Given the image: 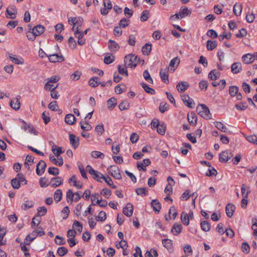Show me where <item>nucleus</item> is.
<instances>
[{"instance_id": "69168bd1", "label": "nucleus", "mask_w": 257, "mask_h": 257, "mask_svg": "<svg viewBox=\"0 0 257 257\" xmlns=\"http://www.w3.org/2000/svg\"><path fill=\"white\" fill-rule=\"evenodd\" d=\"M48 173L54 176L58 175L59 174V170L57 168L55 167H50L48 170Z\"/></svg>"}, {"instance_id": "a19ab883", "label": "nucleus", "mask_w": 257, "mask_h": 257, "mask_svg": "<svg viewBox=\"0 0 257 257\" xmlns=\"http://www.w3.org/2000/svg\"><path fill=\"white\" fill-rule=\"evenodd\" d=\"M200 226L201 229L206 232L209 231L211 228L210 224L207 221H201Z\"/></svg>"}, {"instance_id": "a18cd8bd", "label": "nucleus", "mask_w": 257, "mask_h": 257, "mask_svg": "<svg viewBox=\"0 0 257 257\" xmlns=\"http://www.w3.org/2000/svg\"><path fill=\"white\" fill-rule=\"evenodd\" d=\"M141 85L146 92L151 94H154L155 93V90L154 89L150 87L147 84L145 83H142Z\"/></svg>"}, {"instance_id": "6e6d98bb", "label": "nucleus", "mask_w": 257, "mask_h": 257, "mask_svg": "<svg viewBox=\"0 0 257 257\" xmlns=\"http://www.w3.org/2000/svg\"><path fill=\"white\" fill-rule=\"evenodd\" d=\"M130 20L125 18H122L119 23V25L120 28H124L128 26Z\"/></svg>"}, {"instance_id": "37998d69", "label": "nucleus", "mask_w": 257, "mask_h": 257, "mask_svg": "<svg viewBox=\"0 0 257 257\" xmlns=\"http://www.w3.org/2000/svg\"><path fill=\"white\" fill-rule=\"evenodd\" d=\"M239 88L236 86H231L229 88V94L231 97H234L238 92Z\"/></svg>"}, {"instance_id": "b1692460", "label": "nucleus", "mask_w": 257, "mask_h": 257, "mask_svg": "<svg viewBox=\"0 0 257 257\" xmlns=\"http://www.w3.org/2000/svg\"><path fill=\"white\" fill-rule=\"evenodd\" d=\"M187 119L191 125H196L197 122V116L194 112L189 113L187 116Z\"/></svg>"}, {"instance_id": "ea45409f", "label": "nucleus", "mask_w": 257, "mask_h": 257, "mask_svg": "<svg viewBox=\"0 0 257 257\" xmlns=\"http://www.w3.org/2000/svg\"><path fill=\"white\" fill-rule=\"evenodd\" d=\"M52 151L57 157H61L60 154L63 153V152L62 151V148L56 146H53L52 147Z\"/></svg>"}, {"instance_id": "f257e3e1", "label": "nucleus", "mask_w": 257, "mask_h": 257, "mask_svg": "<svg viewBox=\"0 0 257 257\" xmlns=\"http://www.w3.org/2000/svg\"><path fill=\"white\" fill-rule=\"evenodd\" d=\"M198 114L205 119H210L211 114L209 108L205 104H199L196 108Z\"/></svg>"}, {"instance_id": "f03ea898", "label": "nucleus", "mask_w": 257, "mask_h": 257, "mask_svg": "<svg viewBox=\"0 0 257 257\" xmlns=\"http://www.w3.org/2000/svg\"><path fill=\"white\" fill-rule=\"evenodd\" d=\"M138 57L133 54L126 55L124 59L125 65L131 68H134L137 65Z\"/></svg>"}, {"instance_id": "603ef678", "label": "nucleus", "mask_w": 257, "mask_h": 257, "mask_svg": "<svg viewBox=\"0 0 257 257\" xmlns=\"http://www.w3.org/2000/svg\"><path fill=\"white\" fill-rule=\"evenodd\" d=\"M152 45L149 43L146 44L142 47V52L143 54L148 55L151 51Z\"/></svg>"}, {"instance_id": "cd10ccee", "label": "nucleus", "mask_w": 257, "mask_h": 257, "mask_svg": "<svg viewBox=\"0 0 257 257\" xmlns=\"http://www.w3.org/2000/svg\"><path fill=\"white\" fill-rule=\"evenodd\" d=\"M36 234H35V232H32L31 233L28 234L25 239V244L29 245L30 243L33 241L36 237H37Z\"/></svg>"}, {"instance_id": "3c124183", "label": "nucleus", "mask_w": 257, "mask_h": 257, "mask_svg": "<svg viewBox=\"0 0 257 257\" xmlns=\"http://www.w3.org/2000/svg\"><path fill=\"white\" fill-rule=\"evenodd\" d=\"M136 192L138 195L142 196L148 195V190L146 188H139L136 189Z\"/></svg>"}, {"instance_id": "c9c22d12", "label": "nucleus", "mask_w": 257, "mask_h": 257, "mask_svg": "<svg viewBox=\"0 0 257 257\" xmlns=\"http://www.w3.org/2000/svg\"><path fill=\"white\" fill-rule=\"evenodd\" d=\"M11 184L13 188L15 189H18L20 188V183L18 174L17 175L16 177L15 178L11 180Z\"/></svg>"}, {"instance_id": "8fccbe9b", "label": "nucleus", "mask_w": 257, "mask_h": 257, "mask_svg": "<svg viewBox=\"0 0 257 257\" xmlns=\"http://www.w3.org/2000/svg\"><path fill=\"white\" fill-rule=\"evenodd\" d=\"M34 206V203L32 201L27 200L22 204L21 207L23 209L26 210L32 208Z\"/></svg>"}, {"instance_id": "e433bc0d", "label": "nucleus", "mask_w": 257, "mask_h": 257, "mask_svg": "<svg viewBox=\"0 0 257 257\" xmlns=\"http://www.w3.org/2000/svg\"><path fill=\"white\" fill-rule=\"evenodd\" d=\"M242 11V6L240 4H235L234 5L233 11L234 14L236 16H239L240 15Z\"/></svg>"}, {"instance_id": "473e14b6", "label": "nucleus", "mask_w": 257, "mask_h": 257, "mask_svg": "<svg viewBox=\"0 0 257 257\" xmlns=\"http://www.w3.org/2000/svg\"><path fill=\"white\" fill-rule=\"evenodd\" d=\"M220 76V72H216L215 70H211L208 74V78L212 80L218 79Z\"/></svg>"}, {"instance_id": "49530a36", "label": "nucleus", "mask_w": 257, "mask_h": 257, "mask_svg": "<svg viewBox=\"0 0 257 257\" xmlns=\"http://www.w3.org/2000/svg\"><path fill=\"white\" fill-rule=\"evenodd\" d=\"M180 63V59L178 57H176L172 59L169 64V67H171V70H172L171 68L177 66L179 65Z\"/></svg>"}, {"instance_id": "2eb2a0df", "label": "nucleus", "mask_w": 257, "mask_h": 257, "mask_svg": "<svg viewBox=\"0 0 257 257\" xmlns=\"http://www.w3.org/2000/svg\"><path fill=\"white\" fill-rule=\"evenodd\" d=\"M57 158V159L55 158V156L53 155H50L49 160L52 163H53L55 165H57L58 166H62L63 164V160L62 157Z\"/></svg>"}, {"instance_id": "a878e982", "label": "nucleus", "mask_w": 257, "mask_h": 257, "mask_svg": "<svg viewBox=\"0 0 257 257\" xmlns=\"http://www.w3.org/2000/svg\"><path fill=\"white\" fill-rule=\"evenodd\" d=\"M162 242L164 247L167 248L168 250L172 249L173 242L172 240L170 239H163L162 240Z\"/></svg>"}, {"instance_id": "9b49d317", "label": "nucleus", "mask_w": 257, "mask_h": 257, "mask_svg": "<svg viewBox=\"0 0 257 257\" xmlns=\"http://www.w3.org/2000/svg\"><path fill=\"white\" fill-rule=\"evenodd\" d=\"M69 141L72 147L76 149L79 145V139L75 135L69 134Z\"/></svg>"}, {"instance_id": "6ab92c4d", "label": "nucleus", "mask_w": 257, "mask_h": 257, "mask_svg": "<svg viewBox=\"0 0 257 257\" xmlns=\"http://www.w3.org/2000/svg\"><path fill=\"white\" fill-rule=\"evenodd\" d=\"M75 36L78 38V44L80 45H83L85 43V40L83 38V34L82 32H80L79 31V30H77L75 33H74Z\"/></svg>"}, {"instance_id": "c85d7f7f", "label": "nucleus", "mask_w": 257, "mask_h": 257, "mask_svg": "<svg viewBox=\"0 0 257 257\" xmlns=\"http://www.w3.org/2000/svg\"><path fill=\"white\" fill-rule=\"evenodd\" d=\"M106 103L108 108L111 110L116 105L117 100L114 97H111L107 101Z\"/></svg>"}, {"instance_id": "5701e85b", "label": "nucleus", "mask_w": 257, "mask_h": 257, "mask_svg": "<svg viewBox=\"0 0 257 257\" xmlns=\"http://www.w3.org/2000/svg\"><path fill=\"white\" fill-rule=\"evenodd\" d=\"M151 205L155 212L158 213L160 212L161 208V205L158 200H153L151 201Z\"/></svg>"}, {"instance_id": "680f3d73", "label": "nucleus", "mask_w": 257, "mask_h": 257, "mask_svg": "<svg viewBox=\"0 0 257 257\" xmlns=\"http://www.w3.org/2000/svg\"><path fill=\"white\" fill-rule=\"evenodd\" d=\"M103 180L107 183L108 186L111 187L112 188L115 189L116 188V186L113 185V181L109 177H106L104 176Z\"/></svg>"}, {"instance_id": "4be33fe9", "label": "nucleus", "mask_w": 257, "mask_h": 257, "mask_svg": "<svg viewBox=\"0 0 257 257\" xmlns=\"http://www.w3.org/2000/svg\"><path fill=\"white\" fill-rule=\"evenodd\" d=\"M214 124L215 126V127L220 131L221 132H224V133H228L230 131H228V128L227 127L224 125L223 123H222L220 121H215L214 122Z\"/></svg>"}, {"instance_id": "4d7b16f0", "label": "nucleus", "mask_w": 257, "mask_h": 257, "mask_svg": "<svg viewBox=\"0 0 257 257\" xmlns=\"http://www.w3.org/2000/svg\"><path fill=\"white\" fill-rule=\"evenodd\" d=\"M91 155L94 158L103 159L104 157V155L103 153L97 151H92L91 153Z\"/></svg>"}, {"instance_id": "13d9d810", "label": "nucleus", "mask_w": 257, "mask_h": 257, "mask_svg": "<svg viewBox=\"0 0 257 257\" xmlns=\"http://www.w3.org/2000/svg\"><path fill=\"white\" fill-rule=\"evenodd\" d=\"M106 219V214L104 211H101L99 212L98 215L96 217L97 221H104Z\"/></svg>"}, {"instance_id": "7c9ffc66", "label": "nucleus", "mask_w": 257, "mask_h": 257, "mask_svg": "<svg viewBox=\"0 0 257 257\" xmlns=\"http://www.w3.org/2000/svg\"><path fill=\"white\" fill-rule=\"evenodd\" d=\"M65 121L67 124L72 125L75 121V117L72 114H68L65 116Z\"/></svg>"}, {"instance_id": "20e7f679", "label": "nucleus", "mask_w": 257, "mask_h": 257, "mask_svg": "<svg viewBox=\"0 0 257 257\" xmlns=\"http://www.w3.org/2000/svg\"><path fill=\"white\" fill-rule=\"evenodd\" d=\"M107 171L113 178L116 179H121V175L120 173L119 168L116 165H111L107 168Z\"/></svg>"}, {"instance_id": "4c0bfd02", "label": "nucleus", "mask_w": 257, "mask_h": 257, "mask_svg": "<svg viewBox=\"0 0 257 257\" xmlns=\"http://www.w3.org/2000/svg\"><path fill=\"white\" fill-rule=\"evenodd\" d=\"M190 11L188 10L187 8L180 9V11L179 12L178 15L181 19L184 18L186 16H188L190 14Z\"/></svg>"}, {"instance_id": "5fc2aeb1", "label": "nucleus", "mask_w": 257, "mask_h": 257, "mask_svg": "<svg viewBox=\"0 0 257 257\" xmlns=\"http://www.w3.org/2000/svg\"><path fill=\"white\" fill-rule=\"evenodd\" d=\"M75 193H73L71 189H69L66 193V199L68 202H72Z\"/></svg>"}, {"instance_id": "c756f323", "label": "nucleus", "mask_w": 257, "mask_h": 257, "mask_svg": "<svg viewBox=\"0 0 257 257\" xmlns=\"http://www.w3.org/2000/svg\"><path fill=\"white\" fill-rule=\"evenodd\" d=\"M81 128L84 131H88L92 129V126L88 123V120H86L83 122L81 121L80 122Z\"/></svg>"}, {"instance_id": "9d476101", "label": "nucleus", "mask_w": 257, "mask_h": 257, "mask_svg": "<svg viewBox=\"0 0 257 257\" xmlns=\"http://www.w3.org/2000/svg\"><path fill=\"white\" fill-rule=\"evenodd\" d=\"M134 210L133 205L131 203H127L123 207V213L127 217H131L133 215Z\"/></svg>"}, {"instance_id": "a211bd4d", "label": "nucleus", "mask_w": 257, "mask_h": 257, "mask_svg": "<svg viewBox=\"0 0 257 257\" xmlns=\"http://www.w3.org/2000/svg\"><path fill=\"white\" fill-rule=\"evenodd\" d=\"M242 70L241 64L239 62L233 63L231 66V72L234 74L239 73Z\"/></svg>"}, {"instance_id": "f704fd0d", "label": "nucleus", "mask_w": 257, "mask_h": 257, "mask_svg": "<svg viewBox=\"0 0 257 257\" xmlns=\"http://www.w3.org/2000/svg\"><path fill=\"white\" fill-rule=\"evenodd\" d=\"M181 219L184 225H188L189 224V217L186 212H183L181 213Z\"/></svg>"}, {"instance_id": "0e129e2a", "label": "nucleus", "mask_w": 257, "mask_h": 257, "mask_svg": "<svg viewBox=\"0 0 257 257\" xmlns=\"http://www.w3.org/2000/svg\"><path fill=\"white\" fill-rule=\"evenodd\" d=\"M26 36L29 40L33 41L36 39L37 35L36 34V32H34L32 31V32H28Z\"/></svg>"}, {"instance_id": "aec40b11", "label": "nucleus", "mask_w": 257, "mask_h": 257, "mask_svg": "<svg viewBox=\"0 0 257 257\" xmlns=\"http://www.w3.org/2000/svg\"><path fill=\"white\" fill-rule=\"evenodd\" d=\"M235 207L234 205L232 204L228 203L225 207L226 213L227 216L230 218L232 216L233 213L235 210Z\"/></svg>"}, {"instance_id": "4468645a", "label": "nucleus", "mask_w": 257, "mask_h": 257, "mask_svg": "<svg viewBox=\"0 0 257 257\" xmlns=\"http://www.w3.org/2000/svg\"><path fill=\"white\" fill-rule=\"evenodd\" d=\"M232 155H229L228 151L222 152L219 156V160L221 162H226L229 160Z\"/></svg>"}, {"instance_id": "bb28decb", "label": "nucleus", "mask_w": 257, "mask_h": 257, "mask_svg": "<svg viewBox=\"0 0 257 257\" xmlns=\"http://www.w3.org/2000/svg\"><path fill=\"white\" fill-rule=\"evenodd\" d=\"M10 104L11 107L15 110H18L20 107V102L17 98L12 99Z\"/></svg>"}, {"instance_id": "f8f14e48", "label": "nucleus", "mask_w": 257, "mask_h": 257, "mask_svg": "<svg viewBox=\"0 0 257 257\" xmlns=\"http://www.w3.org/2000/svg\"><path fill=\"white\" fill-rule=\"evenodd\" d=\"M150 164L151 161L149 159H144L143 162L137 163V168L139 171L142 170L144 171H146V167L150 165Z\"/></svg>"}, {"instance_id": "c03bdc74", "label": "nucleus", "mask_w": 257, "mask_h": 257, "mask_svg": "<svg viewBox=\"0 0 257 257\" xmlns=\"http://www.w3.org/2000/svg\"><path fill=\"white\" fill-rule=\"evenodd\" d=\"M9 58L13 63L16 64H23L24 63V60L22 58L19 59L15 57L12 54L9 55Z\"/></svg>"}, {"instance_id": "774afa93", "label": "nucleus", "mask_w": 257, "mask_h": 257, "mask_svg": "<svg viewBox=\"0 0 257 257\" xmlns=\"http://www.w3.org/2000/svg\"><path fill=\"white\" fill-rule=\"evenodd\" d=\"M68 252V249L65 247H60L57 249V253L59 255L62 256Z\"/></svg>"}, {"instance_id": "052dcab7", "label": "nucleus", "mask_w": 257, "mask_h": 257, "mask_svg": "<svg viewBox=\"0 0 257 257\" xmlns=\"http://www.w3.org/2000/svg\"><path fill=\"white\" fill-rule=\"evenodd\" d=\"M143 75L144 78L146 81H147L149 83H153V79L151 78V75L147 70L144 71Z\"/></svg>"}, {"instance_id": "ddd939ff", "label": "nucleus", "mask_w": 257, "mask_h": 257, "mask_svg": "<svg viewBox=\"0 0 257 257\" xmlns=\"http://www.w3.org/2000/svg\"><path fill=\"white\" fill-rule=\"evenodd\" d=\"M189 86V85L188 82L181 81L177 84L176 88L179 92L182 93L187 90Z\"/></svg>"}, {"instance_id": "1a4fd4ad", "label": "nucleus", "mask_w": 257, "mask_h": 257, "mask_svg": "<svg viewBox=\"0 0 257 257\" xmlns=\"http://www.w3.org/2000/svg\"><path fill=\"white\" fill-rule=\"evenodd\" d=\"M182 99L185 105L191 108L194 107L195 105L194 100L190 98V97L188 95H184L182 96Z\"/></svg>"}, {"instance_id": "864d4df0", "label": "nucleus", "mask_w": 257, "mask_h": 257, "mask_svg": "<svg viewBox=\"0 0 257 257\" xmlns=\"http://www.w3.org/2000/svg\"><path fill=\"white\" fill-rule=\"evenodd\" d=\"M126 67H127L126 66V65H125V66H122L121 65H118L117 69L119 73L122 75H125L126 76H128V73L126 70Z\"/></svg>"}, {"instance_id": "de8ad7c7", "label": "nucleus", "mask_w": 257, "mask_h": 257, "mask_svg": "<svg viewBox=\"0 0 257 257\" xmlns=\"http://www.w3.org/2000/svg\"><path fill=\"white\" fill-rule=\"evenodd\" d=\"M130 106L129 102L126 100H123L120 102L118 105L119 109L120 110H124L128 109Z\"/></svg>"}, {"instance_id": "58836bf2", "label": "nucleus", "mask_w": 257, "mask_h": 257, "mask_svg": "<svg viewBox=\"0 0 257 257\" xmlns=\"http://www.w3.org/2000/svg\"><path fill=\"white\" fill-rule=\"evenodd\" d=\"M62 191L61 189H57L54 194V198L56 202H59L62 199Z\"/></svg>"}, {"instance_id": "79ce46f5", "label": "nucleus", "mask_w": 257, "mask_h": 257, "mask_svg": "<svg viewBox=\"0 0 257 257\" xmlns=\"http://www.w3.org/2000/svg\"><path fill=\"white\" fill-rule=\"evenodd\" d=\"M241 190L242 198H247L248 194L250 193L249 187L245 186L244 184H243Z\"/></svg>"}, {"instance_id": "2f4dec72", "label": "nucleus", "mask_w": 257, "mask_h": 257, "mask_svg": "<svg viewBox=\"0 0 257 257\" xmlns=\"http://www.w3.org/2000/svg\"><path fill=\"white\" fill-rule=\"evenodd\" d=\"M217 46V43L215 41L208 40L206 43V48L208 51H212Z\"/></svg>"}, {"instance_id": "423d86ee", "label": "nucleus", "mask_w": 257, "mask_h": 257, "mask_svg": "<svg viewBox=\"0 0 257 257\" xmlns=\"http://www.w3.org/2000/svg\"><path fill=\"white\" fill-rule=\"evenodd\" d=\"M48 57L50 62L52 63L62 62L64 61V57L58 54L49 55Z\"/></svg>"}, {"instance_id": "72a5a7b5", "label": "nucleus", "mask_w": 257, "mask_h": 257, "mask_svg": "<svg viewBox=\"0 0 257 257\" xmlns=\"http://www.w3.org/2000/svg\"><path fill=\"white\" fill-rule=\"evenodd\" d=\"M32 31L36 32L37 36L42 34L44 31L45 28L42 25H38L33 28Z\"/></svg>"}, {"instance_id": "338daca9", "label": "nucleus", "mask_w": 257, "mask_h": 257, "mask_svg": "<svg viewBox=\"0 0 257 257\" xmlns=\"http://www.w3.org/2000/svg\"><path fill=\"white\" fill-rule=\"evenodd\" d=\"M81 75V72L79 71H75L74 73L72 74L70 76V78L74 81L78 80Z\"/></svg>"}, {"instance_id": "dca6fc26", "label": "nucleus", "mask_w": 257, "mask_h": 257, "mask_svg": "<svg viewBox=\"0 0 257 257\" xmlns=\"http://www.w3.org/2000/svg\"><path fill=\"white\" fill-rule=\"evenodd\" d=\"M108 48L111 52H115L119 49V45L111 39L108 41Z\"/></svg>"}, {"instance_id": "0eeeda50", "label": "nucleus", "mask_w": 257, "mask_h": 257, "mask_svg": "<svg viewBox=\"0 0 257 257\" xmlns=\"http://www.w3.org/2000/svg\"><path fill=\"white\" fill-rule=\"evenodd\" d=\"M46 164L43 160H41L37 165L36 173L38 176L42 175L45 171Z\"/></svg>"}, {"instance_id": "6e6552de", "label": "nucleus", "mask_w": 257, "mask_h": 257, "mask_svg": "<svg viewBox=\"0 0 257 257\" xmlns=\"http://www.w3.org/2000/svg\"><path fill=\"white\" fill-rule=\"evenodd\" d=\"M168 68L165 69H161L160 71V76L162 81L165 84L169 83Z\"/></svg>"}, {"instance_id": "bf43d9fd", "label": "nucleus", "mask_w": 257, "mask_h": 257, "mask_svg": "<svg viewBox=\"0 0 257 257\" xmlns=\"http://www.w3.org/2000/svg\"><path fill=\"white\" fill-rule=\"evenodd\" d=\"M47 212V209L45 207H40L37 209V215L42 216L45 215Z\"/></svg>"}, {"instance_id": "412c9836", "label": "nucleus", "mask_w": 257, "mask_h": 257, "mask_svg": "<svg viewBox=\"0 0 257 257\" xmlns=\"http://www.w3.org/2000/svg\"><path fill=\"white\" fill-rule=\"evenodd\" d=\"M182 230V226L180 224L175 223L171 229V232L175 235H178Z\"/></svg>"}, {"instance_id": "e2e57ef3", "label": "nucleus", "mask_w": 257, "mask_h": 257, "mask_svg": "<svg viewBox=\"0 0 257 257\" xmlns=\"http://www.w3.org/2000/svg\"><path fill=\"white\" fill-rule=\"evenodd\" d=\"M100 194L105 196V198H108L111 194V191L110 189L107 188H103L100 192Z\"/></svg>"}, {"instance_id": "393cba45", "label": "nucleus", "mask_w": 257, "mask_h": 257, "mask_svg": "<svg viewBox=\"0 0 257 257\" xmlns=\"http://www.w3.org/2000/svg\"><path fill=\"white\" fill-rule=\"evenodd\" d=\"M242 59L245 64H250L254 61V58L253 57L252 55L250 53L244 55L242 56Z\"/></svg>"}, {"instance_id": "f3484780", "label": "nucleus", "mask_w": 257, "mask_h": 257, "mask_svg": "<svg viewBox=\"0 0 257 257\" xmlns=\"http://www.w3.org/2000/svg\"><path fill=\"white\" fill-rule=\"evenodd\" d=\"M63 183V179L60 177H57L51 179L50 184L53 187H57Z\"/></svg>"}, {"instance_id": "09e8293b", "label": "nucleus", "mask_w": 257, "mask_h": 257, "mask_svg": "<svg viewBox=\"0 0 257 257\" xmlns=\"http://www.w3.org/2000/svg\"><path fill=\"white\" fill-rule=\"evenodd\" d=\"M149 17H150L149 11L148 10H145L141 14L140 20L142 22H144L147 21Z\"/></svg>"}, {"instance_id": "7ed1b4c3", "label": "nucleus", "mask_w": 257, "mask_h": 257, "mask_svg": "<svg viewBox=\"0 0 257 257\" xmlns=\"http://www.w3.org/2000/svg\"><path fill=\"white\" fill-rule=\"evenodd\" d=\"M86 171L92 176L93 178L98 182H102L101 179L103 180L104 175L100 172L94 170L90 165H87L86 167Z\"/></svg>"}, {"instance_id": "39448f33", "label": "nucleus", "mask_w": 257, "mask_h": 257, "mask_svg": "<svg viewBox=\"0 0 257 257\" xmlns=\"http://www.w3.org/2000/svg\"><path fill=\"white\" fill-rule=\"evenodd\" d=\"M17 9L15 6H10L6 10V16L8 19H15L16 18Z\"/></svg>"}]
</instances>
